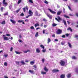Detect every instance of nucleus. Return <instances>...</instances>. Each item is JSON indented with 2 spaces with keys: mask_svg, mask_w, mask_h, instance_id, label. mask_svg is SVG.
I'll list each match as a JSON object with an SVG mask.
<instances>
[{
  "mask_svg": "<svg viewBox=\"0 0 78 78\" xmlns=\"http://www.w3.org/2000/svg\"><path fill=\"white\" fill-rule=\"evenodd\" d=\"M3 38L5 41H8V40H9V38L8 39V37H4Z\"/></svg>",
  "mask_w": 78,
  "mask_h": 78,
  "instance_id": "9d476101",
  "label": "nucleus"
},
{
  "mask_svg": "<svg viewBox=\"0 0 78 78\" xmlns=\"http://www.w3.org/2000/svg\"><path fill=\"white\" fill-rule=\"evenodd\" d=\"M26 8L25 7L23 8V10L24 11V12H25V11H26Z\"/></svg>",
  "mask_w": 78,
  "mask_h": 78,
  "instance_id": "e433bc0d",
  "label": "nucleus"
},
{
  "mask_svg": "<svg viewBox=\"0 0 78 78\" xmlns=\"http://www.w3.org/2000/svg\"><path fill=\"white\" fill-rule=\"evenodd\" d=\"M47 16L48 17H49L50 19H51V18H52V16L50 14H47Z\"/></svg>",
  "mask_w": 78,
  "mask_h": 78,
  "instance_id": "9b49d317",
  "label": "nucleus"
},
{
  "mask_svg": "<svg viewBox=\"0 0 78 78\" xmlns=\"http://www.w3.org/2000/svg\"><path fill=\"white\" fill-rule=\"evenodd\" d=\"M33 12H32L31 10H30L29 11V16H33Z\"/></svg>",
  "mask_w": 78,
  "mask_h": 78,
  "instance_id": "20e7f679",
  "label": "nucleus"
},
{
  "mask_svg": "<svg viewBox=\"0 0 78 78\" xmlns=\"http://www.w3.org/2000/svg\"><path fill=\"white\" fill-rule=\"evenodd\" d=\"M20 62L21 64H23V65H25V63L24 62V61H21Z\"/></svg>",
  "mask_w": 78,
  "mask_h": 78,
  "instance_id": "4be33fe9",
  "label": "nucleus"
},
{
  "mask_svg": "<svg viewBox=\"0 0 78 78\" xmlns=\"http://www.w3.org/2000/svg\"><path fill=\"white\" fill-rule=\"evenodd\" d=\"M47 27V25H44V28H46Z\"/></svg>",
  "mask_w": 78,
  "mask_h": 78,
  "instance_id": "5fc2aeb1",
  "label": "nucleus"
},
{
  "mask_svg": "<svg viewBox=\"0 0 78 78\" xmlns=\"http://www.w3.org/2000/svg\"><path fill=\"white\" fill-rule=\"evenodd\" d=\"M10 21H11L13 24H15L16 23V21L14 20H10Z\"/></svg>",
  "mask_w": 78,
  "mask_h": 78,
  "instance_id": "6e6552de",
  "label": "nucleus"
},
{
  "mask_svg": "<svg viewBox=\"0 0 78 78\" xmlns=\"http://www.w3.org/2000/svg\"><path fill=\"white\" fill-rule=\"evenodd\" d=\"M44 25V23H42L40 25L41 27H42L43 26V25Z\"/></svg>",
  "mask_w": 78,
  "mask_h": 78,
  "instance_id": "8fccbe9b",
  "label": "nucleus"
},
{
  "mask_svg": "<svg viewBox=\"0 0 78 78\" xmlns=\"http://www.w3.org/2000/svg\"><path fill=\"white\" fill-rule=\"evenodd\" d=\"M4 65L5 66H8V63L6 62H5L4 64Z\"/></svg>",
  "mask_w": 78,
  "mask_h": 78,
  "instance_id": "cd10ccee",
  "label": "nucleus"
},
{
  "mask_svg": "<svg viewBox=\"0 0 78 78\" xmlns=\"http://www.w3.org/2000/svg\"><path fill=\"white\" fill-rule=\"evenodd\" d=\"M60 7V6H59V5H57V8H59Z\"/></svg>",
  "mask_w": 78,
  "mask_h": 78,
  "instance_id": "69168bd1",
  "label": "nucleus"
},
{
  "mask_svg": "<svg viewBox=\"0 0 78 78\" xmlns=\"http://www.w3.org/2000/svg\"><path fill=\"white\" fill-rule=\"evenodd\" d=\"M68 44H69V47H70V48H72V46L71 44H70V43L69 42Z\"/></svg>",
  "mask_w": 78,
  "mask_h": 78,
  "instance_id": "b1692460",
  "label": "nucleus"
},
{
  "mask_svg": "<svg viewBox=\"0 0 78 78\" xmlns=\"http://www.w3.org/2000/svg\"><path fill=\"white\" fill-rule=\"evenodd\" d=\"M30 64H31V65H33L34 64V62L33 61H31L30 62Z\"/></svg>",
  "mask_w": 78,
  "mask_h": 78,
  "instance_id": "412c9836",
  "label": "nucleus"
},
{
  "mask_svg": "<svg viewBox=\"0 0 78 78\" xmlns=\"http://www.w3.org/2000/svg\"><path fill=\"white\" fill-rule=\"evenodd\" d=\"M41 74H42V75H45V74H46V72H45L44 71H42L41 72Z\"/></svg>",
  "mask_w": 78,
  "mask_h": 78,
  "instance_id": "6ab92c4d",
  "label": "nucleus"
},
{
  "mask_svg": "<svg viewBox=\"0 0 78 78\" xmlns=\"http://www.w3.org/2000/svg\"><path fill=\"white\" fill-rule=\"evenodd\" d=\"M43 20L44 22H47V20H46L45 19H43Z\"/></svg>",
  "mask_w": 78,
  "mask_h": 78,
  "instance_id": "09e8293b",
  "label": "nucleus"
},
{
  "mask_svg": "<svg viewBox=\"0 0 78 78\" xmlns=\"http://www.w3.org/2000/svg\"><path fill=\"white\" fill-rule=\"evenodd\" d=\"M3 6L6 7L8 5V3L6 2V0H3L2 2Z\"/></svg>",
  "mask_w": 78,
  "mask_h": 78,
  "instance_id": "f03ea898",
  "label": "nucleus"
},
{
  "mask_svg": "<svg viewBox=\"0 0 78 78\" xmlns=\"http://www.w3.org/2000/svg\"><path fill=\"white\" fill-rule=\"evenodd\" d=\"M71 76V74L70 73H69L68 75H67V77L68 78H70Z\"/></svg>",
  "mask_w": 78,
  "mask_h": 78,
  "instance_id": "a211bd4d",
  "label": "nucleus"
},
{
  "mask_svg": "<svg viewBox=\"0 0 78 78\" xmlns=\"http://www.w3.org/2000/svg\"><path fill=\"white\" fill-rule=\"evenodd\" d=\"M21 2H22V0H19L18 2V4H19V3H20Z\"/></svg>",
  "mask_w": 78,
  "mask_h": 78,
  "instance_id": "2f4dec72",
  "label": "nucleus"
},
{
  "mask_svg": "<svg viewBox=\"0 0 78 78\" xmlns=\"http://www.w3.org/2000/svg\"><path fill=\"white\" fill-rule=\"evenodd\" d=\"M42 51L43 52V53H45V51H46V50L45 49H43L42 50Z\"/></svg>",
  "mask_w": 78,
  "mask_h": 78,
  "instance_id": "37998d69",
  "label": "nucleus"
},
{
  "mask_svg": "<svg viewBox=\"0 0 78 78\" xmlns=\"http://www.w3.org/2000/svg\"><path fill=\"white\" fill-rule=\"evenodd\" d=\"M68 8H69V10H70V11H72V10L71 9V8H70V7L68 6Z\"/></svg>",
  "mask_w": 78,
  "mask_h": 78,
  "instance_id": "c9c22d12",
  "label": "nucleus"
},
{
  "mask_svg": "<svg viewBox=\"0 0 78 78\" xmlns=\"http://www.w3.org/2000/svg\"><path fill=\"white\" fill-rule=\"evenodd\" d=\"M1 23L2 25H5V21H4L2 22H1Z\"/></svg>",
  "mask_w": 78,
  "mask_h": 78,
  "instance_id": "aec40b11",
  "label": "nucleus"
},
{
  "mask_svg": "<svg viewBox=\"0 0 78 78\" xmlns=\"http://www.w3.org/2000/svg\"><path fill=\"white\" fill-rule=\"evenodd\" d=\"M65 35L67 37H68L69 35H70V34H65Z\"/></svg>",
  "mask_w": 78,
  "mask_h": 78,
  "instance_id": "4c0bfd02",
  "label": "nucleus"
},
{
  "mask_svg": "<svg viewBox=\"0 0 78 78\" xmlns=\"http://www.w3.org/2000/svg\"><path fill=\"white\" fill-rule=\"evenodd\" d=\"M30 16H30V15H28V16H26V18H28V17H30Z\"/></svg>",
  "mask_w": 78,
  "mask_h": 78,
  "instance_id": "bf43d9fd",
  "label": "nucleus"
},
{
  "mask_svg": "<svg viewBox=\"0 0 78 78\" xmlns=\"http://www.w3.org/2000/svg\"><path fill=\"white\" fill-rule=\"evenodd\" d=\"M4 56L5 57V58H7V57L8 56V54L4 55Z\"/></svg>",
  "mask_w": 78,
  "mask_h": 78,
  "instance_id": "c756f323",
  "label": "nucleus"
},
{
  "mask_svg": "<svg viewBox=\"0 0 78 78\" xmlns=\"http://www.w3.org/2000/svg\"><path fill=\"white\" fill-rule=\"evenodd\" d=\"M64 16L65 17H66V18H69V17L67 16L66 15H64Z\"/></svg>",
  "mask_w": 78,
  "mask_h": 78,
  "instance_id": "c85d7f7f",
  "label": "nucleus"
},
{
  "mask_svg": "<svg viewBox=\"0 0 78 78\" xmlns=\"http://www.w3.org/2000/svg\"><path fill=\"white\" fill-rule=\"evenodd\" d=\"M57 25V24H56L55 23H53L52 24L53 27H55V26H56Z\"/></svg>",
  "mask_w": 78,
  "mask_h": 78,
  "instance_id": "f704fd0d",
  "label": "nucleus"
},
{
  "mask_svg": "<svg viewBox=\"0 0 78 78\" xmlns=\"http://www.w3.org/2000/svg\"><path fill=\"white\" fill-rule=\"evenodd\" d=\"M35 36V37H37L38 36V32H37L36 33Z\"/></svg>",
  "mask_w": 78,
  "mask_h": 78,
  "instance_id": "58836bf2",
  "label": "nucleus"
},
{
  "mask_svg": "<svg viewBox=\"0 0 78 78\" xmlns=\"http://www.w3.org/2000/svg\"><path fill=\"white\" fill-rule=\"evenodd\" d=\"M20 16H24V14L23 13H22L20 15Z\"/></svg>",
  "mask_w": 78,
  "mask_h": 78,
  "instance_id": "6e6d98bb",
  "label": "nucleus"
},
{
  "mask_svg": "<svg viewBox=\"0 0 78 78\" xmlns=\"http://www.w3.org/2000/svg\"><path fill=\"white\" fill-rule=\"evenodd\" d=\"M62 33V30L60 29H58L56 32V34H61Z\"/></svg>",
  "mask_w": 78,
  "mask_h": 78,
  "instance_id": "f257e3e1",
  "label": "nucleus"
},
{
  "mask_svg": "<svg viewBox=\"0 0 78 78\" xmlns=\"http://www.w3.org/2000/svg\"><path fill=\"white\" fill-rule=\"evenodd\" d=\"M25 62H29V61H28V60H26Z\"/></svg>",
  "mask_w": 78,
  "mask_h": 78,
  "instance_id": "338daca9",
  "label": "nucleus"
},
{
  "mask_svg": "<svg viewBox=\"0 0 78 78\" xmlns=\"http://www.w3.org/2000/svg\"><path fill=\"white\" fill-rule=\"evenodd\" d=\"M39 26V24L38 23H36L35 25V27L36 28V27Z\"/></svg>",
  "mask_w": 78,
  "mask_h": 78,
  "instance_id": "5701e85b",
  "label": "nucleus"
},
{
  "mask_svg": "<svg viewBox=\"0 0 78 78\" xmlns=\"http://www.w3.org/2000/svg\"><path fill=\"white\" fill-rule=\"evenodd\" d=\"M55 20H57V21H58V22H59V20H62V19L60 18V17L59 16H58V18H55Z\"/></svg>",
  "mask_w": 78,
  "mask_h": 78,
  "instance_id": "7ed1b4c3",
  "label": "nucleus"
},
{
  "mask_svg": "<svg viewBox=\"0 0 78 78\" xmlns=\"http://www.w3.org/2000/svg\"><path fill=\"white\" fill-rule=\"evenodd\" d=\"M62 37L63 38H65L66 37V36L65 35H63L62 36Z\"/></svg>",
  "mask_w": 78,
  "mask_h": 78,
  "instance_id": "603ef678",
  "label": "nucleus"
},
{
  "mask_svg": "<svg viewBox=\"0 0 78 78\" xmlns=\"http://www.w3.org/2000/svg\"><path fill=\"white\" fill-rule=\"evenodd\" d=\"M15 53H16V54H17V55H20V53H22V52H19L17 51H15Z\"/></svg>",
  "mask_w": 78,
  "mask_h": 78,
  "instance_id": "f3484780",
  "label": "nucleus"
},
{
  "mask_svg": "<svg viewBox=\"0 0 78 78\" xmlns=\"http://www.w3.org/2000/svg\"><path fill=\"white\" fill-rule=\"evenodd\" d=\"M16 62V64H17L18 65H19V63H20L19 62Z\"/></svg>",
  "mask_w": 78,
  "mask_h": 78,
  "instance_id": "4d7b16f0",
  "label": "nucleus"
},
{
  "mask_svg": "<svg viewBox=\"0 0 78 78\" xmlns=\"http://www.w3.org/2000/svg\"><path fill=\"white\" fill-rule=\"evenodd\" d=\"M36 51L37 53H40V50L39 48H37L36 49Z\"/></svg>",
  "mask_w": 78,
  "mask_h": 78,
  "instance_id": "ddd939ff",
  "label": "nucleus"
},
{
  "mask_svg": "<svg viewBox=\"0 0 78 78\" xmlns=\"http://www.w3.org/2000/svg\"><path fill=\"white\" fill-rule=\"evenodd\" d=\"M73 1L75 2H78V0H73Z\"/></svg>",
  "mask_w": 78,
  "mask_h": 78,
  "instance_id": "e2e57ef3",
  "label": "nucleus"
},
{
  "mask_svg": "<svg viewBox=\"0 0 78 78\" xmlns=\"http://www.w3.org/2000/svg\"><path fill=\"white\" fill-rule=\"evenodd\" d=\"M29 72L32 74H34V71L33 70H30L29 71Z\"/></svg>",
  "mask_w": 78,
  "mask_h": 78,
  "instance_id": "1a4fd4ad",
  "label": "nucleus"
},
{
  "mask_svg": "<svg viewBox=\"0 0 78 78\" xmlns=\"http://www.w3.org/2000/svg\"><path fill=\"white\" fill-rule=\"evenodd\" d=\"M59 72V70L58 69H53L52 70V72L53 73H55L56 72Z\"/></svg>",
  "mask_w": 78,
  "mask_h": 78,
  "instance_id": "0eeeda50",
  "label": "nucleus"
},
{
  "mask_svg": "<svg viewBox=\"0 0 78 78\" xmlns=\"http://www.w3.org/2000/svg\"><path fill=\"white\" fill-rule=\"evenodd\" d=\"M20 9H19L18 10H16V12L17 13H18V12H19V11H20Z\"/></svg>",
  "mask_w": 78,
  "mask_h": 78,
  "instance_id": "a878e982",
  "label": "nucleus"
},
{
  "mask_svg": "<svg viewBox=\"0 0 78 78\" xmlns=\"http://www.w3.org/2000/svg\"><path fill=\"white\" fill-rule=\"evenodd\" d=\"M26 9L27 10H28V6H26Z\"/></svg>",
  "mask_w": 78,
  "mask_h": 78,
  "instance_id": "0e129e2a",
  "label": "nucleus"
},
{
  "mask_svg": "<svg viewBox=\"0 0 78 78\" xmlns=\"http://www.w3.org/2000/svg\"><path fill=\"white\" fill-rule=\"evenodd\" d=\"M44 69L46 72H48V69H47L46 67H45L44 68Z\"/></svg>",
  "mask_w": 78,
  "mask_h": 78,
  "instance_id": "2eb2a0df",
  "label": "nucleus"
},
{
  "mask_svg": "<svg viewBox=\"0 0 78 78\" xmlns=\"http://www.w3.org/2000/svg\"><path fill=\"white\" fill-rule=\"evenodd\" d=\"M3 7H2L1 8V12H3Z\"/></svg>",
  "mask_w": 78,
  "mask_h": 78,
  "instance_id": "a19ab883",
  "label": "nucleus"
},
{
  "mask_svg": "<svg viewBox=\"0 0 78 78\" xmlns=\"http://www.w3.org/2000/svg\"><path fill=\"white\" fill-rule=\"evenodd\" d=\"M4 78H8V77H7V76H4Z\"/></svg>",
  "mask_w": 78,
  "mask_h": 78,
  "instance_id": "774afa93",
  "label": "nucleus"
},
{
  "mask_svg": "<svg viewBox=\"0 0 78 78\" xmlns=\"http://www.w3.org/2000/svg\"><path fill=\"white\" fill-rule=\"evenodd\" d=\"M35 15L36 16H39V15H38V12H37V11H36Z\"/></svg>",
  "mask_w": 78,
  "mask_h": 78,
  "instance_id": "393cba45",
  "label": "nucleus"
},
{
  "mask_svg": "<svg viewBox=\"0 0 78 78\" xmlns=\"http://www.w3.org/2000/svg\"><path fill=\"white\" fill-rule=\"evenodd\" d=\"M75 71L77 73H78V68H76L75 69Z\"/></svg>",
  "mask_w": 78,
  "mask_h": 78,
  "instance_id": "ea45409f",
  "label": "nucleus"
},
{
  "mask_svg": "<svg viewBox=\"0 0 78 78\" xmlns=\"http://www.w3.org/2000/svg\"><path fill=\"white\" fill-rule=\"evenodd\" d=\"M65 44V42L64 41H62L61 42V44L62 45H64Z\"/></svg>",
  "mask_w": 78,
  "mask_h": 78,
  "instance_id": "7c9ffc66",
  "label": "nucleus"
},
{
  "mask_svg": "<svg viewBox=\"0 0 78 78\" xmlns=\"http://www.w3.org/2000/svg\"><path fill=\"white\" fill-rule=\"evenodd\" d=\"M48 10H49L51 13H52V14H56V12L51 10L50 9H48Z\"/></svg>",
  "mask_w": 78,
  "mask_h": 78,
  "instance_id": "423d86ee",
  "label": "nucleus"
},
{
  "mask_svg": "<svg viewBox=\"0 0 78 78\" xmlns=\"http://www.w3.org/2000/svg\"><path fill=\"white\" fill-rule=\"evenodd\" d=\"M40 47H41V48H42L43 49H44V46L43 45H41Z\"/></svg>",
  "mask_w": 78,
  "mask_h": 78,
  "instance_id": "79ce46f5",
  "label": "nucleus"
},
{
  "mask_svg": "<svg viewBox=\"0 0 78 78\" xmlns=\"http://www.w3.org/2000/svg\"><path fill=\"white\" fill-rule=\"evenodd\" d=\"M61 13H62V11L61 10L58 11L57 13V15H60Z\"/></svg>",
  "mask_w": 78,
  "mask_h": 78,
  "instance_id": "f8f14e48",
  "label": "nucleus"
},
{
  "mask_svg": "<svg viewBox=\"0 0 78 78\" xmlns=\"http://www.w3.org/2000/svg\"><path fill=\"white\" fill-rule=\"evenodd\" d=\"M30 28L31 29H34V27H33V26H32L31 27H30Z\"/></svg>",
  "mask_w": 78,
  "mask_h": 78,
  "instance_id": "13d9d810",
  "label": "nucleus"
},
{
  "mask_svg": "<svg viewBox=\"0 0 78 78\" xmlns=\"http://www.w3.org/2000/svg\"><path fill=\"white\" fill-rule=\"evenodd\" d=\"M65 74H62L60 76L61 78H65Z\"/></svg>",
  "mask_w": 78,
  "mask_h": 78,
  "instance_id": "4468645a",
  "label": "nucleus"
},
{
  "mask_svg": "<svg viewBox=\"0 0 78 78\" xmlns=\"http://www.w3.org/2000/svg\"><path fill=\"white\" fill-rule=\"evenodd\" d=\"M33 67H34V68H37V66H36V65H34Z\"/></svg>",
  "mask_w": 78,
  "mask_h": 78,
  "instance_id": "052dcab7",
  "label": "nucleus"
},
{
  "mask_svg": "<svg viewBox=\"0 0 78 78\" xmlns=\"http://www.w3.org/2000/svg\"><path fill=\"white\" fill-rule=\"evenodd\" d=\"M23 22V20H18V22L19 23H21V22Z\"/></svg>",
  "mask_w": 78,
  "mask_h": 78,
  "instance_id": "72a5a7b5",
  "label": "nucleus"
},
{
  "mask_svg": "<svg viewBox=\"0 0 78 78\" xmlns=\"http://www.w3.org/2000/svg\"><path fill=\"white\" fill-rule=\"evenodd\" d=\"M48 44L51 41V40L49 38H48Z\"/></svg>",
  "mask_w": 78,
  "mask_h": 78,
  "instance_id": "bb28decb",
  "label": "nucleus"
},
{
  "mask_svg": "<svg viewBox=\"0 0 78 78\" xmlns=\"http://www.w3.org/2000/svg\"><path fill=\"white\" fill-rule=\"evenodd\" d=\"M29 2L30 3H33V2L32 0H29Z\"/></svg>",
  "mask_w": 78,
  "mask_h": 78,
  "instance_id": "c03bdc74",
  "label": "nucleus"
},
{
  "mask_svg": "<svg viewBox=\"0 0 78 78\" xmlns=\"http://www.w3.org/2000/svg\"><path fill=\"white\" fill-rule=\"evenodd\" d=\"M73 58L74 59H76V57H75V56H73Z\"/></svg>",
  "mask_w": 78,
  "mask_h": 78,
  "instance_id": "3c124183",
  "label": "nucleus"
},
{
  "mask_svg": "<svg viewBox=\"0 0 78 78\" xmlns=\"http://www.w3.org/2000/svg\"><path fill=\"white\" fill-rule=\"evenodd\" d=\"M28 51H29V50H28L26 51H24V53H27V52H28Z\"/></svg>",
  "mask_w": 78,
  "mask_h": 78,
  "instance_id": "de8ad7c7",
  "label": "nucleus"
},
{
  "mask_svg": "<svg viewBox=\"0 0 78 78\" xmlns=\"http://www.w3.org/2000/svg\"><path fill=\"white\" fill-rule=\"evenodd\" d=\"M60 64L62 66H64V65L65 64V62H64V61H61V62H60Z\"/></svg>",
  "mask_w": 78,
  "mask_h": 78,
  "instance_id": "39448f33",
  "label": "nucleus"
},
{
  "mask_svg": "<svg viewBox=\"0 0 78 78\" xmlns=\"http://www.w3.org/2000/svg\"><path fill=\"white\" fill-rule=\"evenodd\" d=\"M44 61H45V59H44V58H43L42 59V62H43V63H44Z\"/></svg>",
  "mask_w": 78,
  "mask_h": 78,
  "instance_id": "864d4df0",
  "label": "nucleus"
},
{
  "mask_svg": "<svg viewBox=\"0 0 78 78\" xmlns=\"http://www.w3.org/2000/svg\"><path fill=\"white\" fill-rule=\"evenodd\" d=\"M67 30L68 31L69 30V31H70L71 32H72V29L70 27H69Z\"/></svg>",
  "mask_w": 78,
  "mask_h": 78,
  "instance_id": "dca6fc26",
  "label": "nucleus"
},
{
  "mask_svg": "<svg viewBox=\"0 0 78 78\" xmlns=\"http://www.w3.org/2000/svg\"><path fill=\"white\" fill-rule=\"evenodd\" d=\"M63 22H64V24H65V25H66V21L64 20Z\"/></svg>",
  "mask_w": 78,
  "mask_h": 78,
  "instance_id": "a18cd8bd",
  "label": "nucleus"
},
{
  "mask_svg": "<svg viewBox=\"0 0 78 78\" xmlns=\"http://www.w3.org/2000/svg\"><path fill=\"white\" fill-rule=\"evenodd\" d=\"M45 30H43V34H45Z\"/></svg>",
  "mask_w": 78,
  "mask_h": 78,
  "instance_id": "680f3d73",
  "label": "nucleus"
},
{
  "mask_svg": "<svg viewBox=\"0 0 78 78\" xmlns=\"http://www.w3.org/2000/svg\"><path fill=\"white\" fill-rule=\"evenodd\" d=\"M13 50V48H12V47L10 48V51H12Z\"/></svg>",
  "mask_w": 78,
  "mask_h": 78,
  "instance_id": "49530a36",
  "label": "nucleus"
},
{
  "mask_svg": "<svg viewBox=\"0 0 78 78\" xmlns=\"http://www.w3.org/2000/svg\"><path fill=\"white\" fill-rule=\"evenodd\" d=\"M44 3H46V4H48V2L46 0H45L44 1Z\"/></svg>",
  "mask_w": 78,
  "mask_h": 78,
  "instance_id": "473e14b6",
  "label": "nucleus"
}]
</instances>
